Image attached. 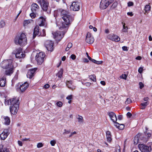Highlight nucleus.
Instances as JSON below:
<instances>
[{
	"mask_svg": "<svg viewBox=\"0 0 152 152\" xmlns=\"http://www.w3.org/2000/svg\"><path fill=\"white\" fill-rule=\"evenodd\" d=\"M15 42L16 44L19 45L21 46H24L27 44V38L26 35L22 33L20 35L16 36L15 39Z\"/></svg>",
	"mask_w": 152,
	"mask_h": 152,
	"instance_id": "nucleus-3",
	"label": "nucleus"
},
{
	"mask_svg": "<svg viewBox=\"0 0 152 152\" xmlns=\"http://www.w3.org/2000/svg\"><path fill=\"white\" fill-rule=\"evenodd\" d=\"M72 95H70V96H68L66 98V99L68 100H70V99H72Z\"/></svg>",
	"mask_w": 152,
	"mask_h": 152,
	"instance_id": "nucleus-60",
	"label": "nucleus"
},
{
	"mask_svg": "<svg viewBox=\"0 0 152 152\" xmlns=\"http://www.w3.org/2000/svg\"><path fill=\"white\" fill-rule=\"evenodd\" d=\"M45 46L47 49L50 52L53 51V43L50 40H47L45 43Z\"/></svg>",
	"mask_w": 152,
	"mask_h": 152,
	"instance_id": "nucleus-10",
	"label": "nucleus"
},
{
	"mask_svg": "<svg viewBox=\"0 0 152 152\" xmlns=\"http://www.w3.org/2000/svg\"><path fill=\"white\" fill-rule=\"evenodd\" d=\"M37 14V13H35L32 12V13L30 14V16L32 18H34L36 17V15Z\"/></svg>",
	"mask_w": 152,
	"mask_h": 152,
	"instance_id": "nucleus-38",
	"label": "nucleus"
},
{
	"mask_svg": "<svg viewBox=\"0 0 152 152\" xmlns=\"http://www.w3.org/2000/svg\"><path fill=\"white\" fill-rule=\"evenodd\" d=\"M76 56L74 54H72L71 56V58L73 60H75L76 58Z\"/></svg>",
	"mask_w": 152,
	"mask_h": 152,
	"instance_id": "nucleus-57",
	"label": "nucleus"
},
{
	"mask_svg": "<svg viewBox=\"0 0 152 152\" xmlns=\"http://www.w3.org/2000/svg\"><path fill=\"white\" fill-rule=\"evenodd\" d=\"M84 85L87 86H89L91 85V83L89 82H87L85 83Z\"/></svg>",
	"mask_w": 152,
	"mask_h": 152,
	"instance_id": "nucleus-61",
	"label": "nucleus"
},
{
	"mask_svg": "<svg viewBox=\"0 0 152 152\" xmlns=\"http://www.w3.org/2000/svg\"><path fill=\"white\" fill-rule=\"evenodd\" d=\"M140 88V89H142L144 87V84L142 82L139 83Z\"/></svg>",
	"mask_w": 152,
	"mask_h": 152,
	"instance_id": "nucleus-50",
	"label": "nucleus"
},
{
	"mask_svg": "<svg viewBox=\"0 0 152 152\" xmlns=\"http://www.w3.org/2000/svg\"><path fill=\"white\" fill-rule=\"evenodd\" d=\"M128 48L126 46H123L122 47V48L123 50L124 51H127L128 50Z\"/></svg>",
	"mask_w": 152,
	"mask_h": 152,
	"instance_id": "nucleus-52",
	"label": "nucleus"
},
{
	"mask_svg": "<svg viewBox=\"0 0 152 152\" xmlns=\"http://www.w3.org/2000/svg\"><path fill=\"white\" fill-rule=\"evenodd\" d=\"M6 69L5 71L4 74L6 75L10 76L13 73L14 71V68L13 67L9 68Z\"/></svg>",
	"mask_w": 152,
	"mask_h": 152,
	"instance_id": "nucleus-23",
	"label": "nucleus"
},
{
	"mask_svg": "<svg viewBox=\"0 0 152 152\" xmlns=\"http://www.w3.org/2000/svg\"><path fill=\"white\" fill-rule=\"evenodd\" d=\"M68 26L67 28H62L61 29H62L63 28H65V32L63 31H57L55 33H54L53 34L55 36V38H56V39L58 40L59 41L61 40L62 39V38L64 37V35L65 33V32L66 31Z\"/></svg>",
	"mask_w": 152,
	"mask_h": 152,
	"instance_id": "nucleus-5",
	"label": "nucleus"
},
{
	"mask_svg": "<svg viewBox=\"0 0 152 152\" xmlns=\"http://www.w3.org/2000/svg\"><path fill=\"white\" fill-rule=\"evenodd\" d=\"M70 9L73 11H78L80 10V4L77 1H75L72 3L70 7Z\"/></svg>",
	"mask_w": 152,
	"mask_h": 152,
	"instance_id": "nucleus-12",
	"label": "nucleus"
},
{
	"mask_svg": "<svg viewBox=\"0 0 152 152\" xmlns=\"http://www.w3.org/2000/svg\"><path fill=\"white\" fill-rule=\"evenodd\" d=\"M106 1L107 3L109 4V5L114 1V0H106Z\"/></svg>",
	"mask_w": 152,
	"mask_h": 152,
	"instance_id": "nucleus-48",
	"label": "nucleus"
},
{
	"mask_svg": "<svg viewBox=\"0 0 152 152\" xmlns=\"http://www.w3.org/2000/svg\"><path fill=\"white\" fill-rule=\"evenodd\" d=\"M151 6L148 4L146 5L145 7V12H147L150 10Z\"/></svg>",
	"mask_w": 152,
	"mask_h": 152,
	"instance_id": "nucleus-32",
	"label": "nucleus"
},
{
	"mask_svg": "<svg viewBox=\"0 0 152 152\" xmlns=\"http://www.w3.org/2000/svg\"><path fill=\"white\" fill-rule=\"evenodd\" d=\"M94 38L91 36V33L88 32L86 36V42L88 43L91 44L94 42Z\"/></svg>",
	"mask_w": 152,
	"mask_h": 152,
	"instance_id": "nucleus-13",
	"label": "nucleus"
},
{
	"mask_svg": "<svg viewBox=\"0 0 152 152\" xmlns=\"http://www.w3.org/2000/svg\"><path fill=\"white\" fill-rule=\"evenodd\" d=\"M138 147L142 152H151V150L150 146H147L144 144H139Z\"/></svg>",
	"mask_w": 152,
	"mask_h": 152,
	"instance_id": "nucleus-8",
	"label": "nucleus"
},
{
	"mask_svg": "<svg viewBox=\"0 0 152 152\" xmlns=\"http://www.w3.org/2000/svg\"><path fill=\"white\" fill-rule=\"evenodd\" d=\"M15 57L16 58H24L25 56V55L23 54L22 51V49L21 48H19L17 49L16 51H15Z\"/></svg>",
	"mask_w": 152,
	"mask_h": 152,
	"instance_id": "nucleus-11",
	"label": "nucleus"
},
{
	"mask_svg": "<svg viewBox=\"0 0 152 152\" xmlns=\"http://www.w3.org/2000/svg\"><path fill=\"white\" fill-rule=\"evenodd\" d=\"M1 152H10L8 149L7 148H4L3 149L2 151H1Z\"/></svg>",
	"mask_w": 152,
	"mask_h": 152,
	"instance_id": "nucleus-56",
	"label": "nucleus"
},
{
	"mask_svg": "<svg viewBox=\"0 0 152 152\" xmlns=\"http://www.w3.org/2000/svg\"><path fill=\"white\" fill-rule=\"evenodd\" d=\"M83 61L84 62L86 63H88L89 61L88 60L87 58H84L83 59Z\"/></svg>",
	"mask_w": 152,
	"mask_h": 152,
	"instance_id": "nucleus-63",
	"label": "nucleus"
},
{
	"mask_svg": "<svg viewBox=\"0 0 152 152\" xmlns=\"http://www.w3.org/2000/svg\"><path fill=\"white\" fill-rule=\"evenodd\" d=\"M121 77L122 78L126 79L127 77V75L125 74H123L121 76Z\"/></svg>",
	"mask_w": 152,
	"mask_h": 152,
	"instance_id": "nucleus-49",
	"label": "nucleus"
},
{
	"mask_svg": "<svg viewBox=\"0 0 152 152\" xmlns=\"http://www.w3.org/2000/svg\"><path fill=\"white\" fill-rule=\"evenodd\" d=\"M108 115L109 116L111 120L115 123L117 121L116 116L115 113L112 112H109Z\"/></svg>",
	"mask_w": 152,
	"mask_h": 152,
	"instance_id": "nucleus-18",
	"label": "nucleus"
},
{
	"mask_svg": "<svg viewBox=\"0 0 152 152\" xmlns=\"http://www.w3.org/2000/svg\"><path fill=\"white\" fill-rule=\"evenodd\" d=\"M29 84L27 82H25L24 83L20 85L19 87V89L22 93H23L26 89L28 87Z\"/></svg>",
	"mask_w": 152,
	"mask_h": 152,
	"instance_id": "nucleus-17",
	"label": "nucleus"
},
{
	"mask_svg": "<svg viewBox=\"0 0 152 152\" xmlns=\"http://www.w3.org/2000/svg\"><path fill=\"white\" fill-rule=\"evenodd\" d=\"M72 44L71 42L69 43L67 46L69 48H71L72 47Z\"/></svg>",
	"mask_w": 152,
	"mask_h": 152,
	"instance_id": "nucleus-54",
	"label": "nucleus"
},
{
	"mask_svg": "<svg viewBox=\"0 0 152 152\" xmlns=\"http://www.w3.org/2000/svg\"><path fill=\"white\" fill-rule=\"evenodd\" d=\"M43 146L42 143H39L37 144V147L38 148H40L42 147Z\"/></svg>",
	"mask_w": 152,
	"mask_h": 152,
	"instance_id": "nucleus-46",
	"label": "nucleus"
},
{
	"mask_svg": "<svg viewBox=\"0 0 152 152\" xmlns=\"http://www.w3.org/2000/svg\"><path fill=\"white\" fill-rule=\"evenodd\" d=\"M134 5V3L133 2L129 1L128 3V7H130Z\"/></svg>",
	"mask_w": 152,
	"mask_h": 152,
	"instance_id": "nucleus-47",
	"label": "nucleus"
},
{
	"mask_svg": "<svg viewBox=\"0 0 152 152\" xmlns=\"http://www.w3.org/2000/svg\"><path fill=\"white\" fill-rule=\"evenodd\" d=\"M45 31L44 29H43L42 30V33L41 32V35L40 36H45Z\"/></svg>",
	"mask_w": 152,
	"mask_h": 152,
	"instance_id": "nucleus-44",
	"label": "nucleus"
},
{
	"mask_svg": "<svg viewBox=\"0 0 152 152\" xmlns=\"http://www.w3.org/2000/svg\"><path fill=\"white\" fill-rule=\"evenodd\" d=\"M45 56V53L43 52L37 53L35 57V59L39 64H41L43 63Z\"/></svg>",
	"mask_w": 152,
	"mask_h": 152,
	"instance_id": "nucleus-6",
	"label": "nucleus"
},
{
	"mask_svg": "<svg viewBox=\"0 0 152 152\" xmlns=\"http://www.w3.org/2000/svg\"><path fill=\"white\" fill-rule=\"evenodd\" d=\"M76 132H73L71 133L70 135H69V137H71L74 134H76Z\"/></svg>",
	"mask_w": 152,
	"mask_h": 152,
	"instance_id": "nucleus-59",
	"label": "nucleus"
},
{
	"mask_svg": "<svg viewBox=\"0 0 152 152\" xmlns=\"http://www.w3.org/2000/svg\"><path fill=\"white\" fill-rule=\"evenodd\" d=\"M114 126L120 130H122L124 127V125L123 124H119L116 122L114 123Z\"/></svg>",
	"mask_w": 152,
	"mask_h": 152,
	"instance_id": "nucleus-26",
	"label": "nucleus"
},
{
	"mask_svg": "<svg viewBox=\"0 0 152 152\" xmlns=\"http://www.w3.org/2000/svg\"><path fill=\"white\" fill-rule=\"evenodd\" d=\"M6 77L4 76L0 79V86L1 87L5 86L6 82Z\"/></svg>",
	"mask_w": 152,
	"mask_h": 152,
	"instance_id": "nucleus-25",
	"label": "nucleus"
},
{
	"mask_svg": "<svg viewBox=\"0 0 152 152\" xmlns=\"http://www.w3.org/2000/svg\"><path fill=\"white\" fill-rule=\"evenodd\" d=\"M142 71H143V68H142L141 67H140L138 70V71L139 72L140 74L142 73Z\"/></svg>",
	"mask_w": 152,
	"mask_h": 152,
	"instance_id": "nucleus-51",
	"label": "nucleus"
},
{
	"mask_svg": "<svg viewBox=\"0 0 152 152\" xmlns=\"http://www.w3.org/2000/svg\"><path fill=\"white\" fill-rule=\"evenodd\" d=\"M63 73V69H61L60 71L57 73L56 75L59 78H61L62 76Z\"/></svg>",
	"mask_w": 152,
	"mask_h": 152,
	"instance_id": "nucleus-31",
	"label": "nucleus"
},
{
	"mask_svg": "<svg viewBox=\"0 0 152 152\" xmlns=\"http://www.w3.org/2000/svg\"><path fill=\"white\" fill-rule=\"evenodd\" d=\"M4 118L5 121L4 124L7 125H9L10 122V118L8 116H4Z\"/></svg>",
	"mask_w": 152,
	"mask_h": 152,
	"instance_id": "nucleus-29",
	"label": "nucleus"
},
{
	"mask_svg": "<svg viewBox=\"0 0 152 152\" xmlns=\"http://www.w3.org/2000/svg\"><path fill=\"white\" fill-rule=\"evenodd\" d=\"M56 104L58 106L61 107L62 106L63 103L59 101L57 102Z\"/></svg>",
	"mask_w": 152,
	"mask_h": 152,
	"instance_id": "nucleus-42",
	"label": "nucleus"
},
{
	"mask_svg": "<svg viewBox=\"0 0 152 152\" xmlns=\"http://www.w3.org/2000/svg\"><path fill=\"white\" fill-rule=\"evenodd\" d=\"M128 15L132 16L133 15V14L132 12H128L127 13Z\"/></svg>",
	"mask_w": 152,
	"mask_h": 152,
	"instance_id": "nucleus-62",
	"label": "nucleus"
},
{
	"mask_svg": "<svg viewBox=\"0 0 152 152\" xmlns=\"http://www.w3.org/2000/svg\"><path fill=\"white\" fill-rule=\"evenodd\" d=\"M77 118L78 120V121L80 123H83V118L82 116L78 115V117H77Z\"/></svg>",
	"mask_w": 152,
	"mask_h": 152,
	"instance_id": "nucleus-35",
	"label": "nucleus"
},
{
	"mask_svg": "<svg viewBox=\"0 0 152 152\" xmlns=\"http://www.w3.org/2000/svg\"><path fill=\"white\" fill-rule=\"evenodd\" d=\"M126 115L129 118H130L132 115V114L129 112L127 113Z\"/></svg>",
	"mask_w": 152,
	"mask_h": 152,
	"instance_id": "nucleus-53",
	"label": "nucleus"
},
{
	"mask_svg": "<svg viewBox=\"0 0 152 152\" xmlns=\"http://www.w3.org/2000/svg\"><path fill=\"white\" fill-rule=\"evenodd\" d=\"M36 23L40 26L46 27L47 23L45 18L42 17H40L36 20Z\"/></svg>",
	"mask_w": 152,
	"mask_h": 152,
	"instance_id": "nucleus-9",
	"label": "nucleus"
},
{
	"mask_svg": "<svg viewBox=\"0 0 152 152\" xmlns=\"http://www.w3.org/2000/svg\"><path fill=\"white\" fill-rule=\"evenodd\" d=\"M149 104V102H148L141 103L140 104L142 106L141 109H144L145 108V107L148 105Z\"/></svg>",
	"mask_w": 152,
	"mask_h": 152,
	"instance_id": "nucleus-30",
	"label": "nucleus"
},
{
	"mask_svg": "<svg viewBox=\"0 0 152 152\" xmlns=\"http://www.w3.org/2000/svg\"><path fill=\"white\" fill-rule=\"evenodd\" d=\"M37 3L40 4L43 10L46 11L49 7V3L47 1L45 0H37Z\"/></svg>",
	"mask_w": 152,
	"mask_h": 152,
	"instance_id": "nucleus-7",
	"label": "nucleus"
},
{
	"mask_svg": "<svg viewBox=\"0 0 152 152\" xmlns=\"http://www.w3.org/2000/svg\"><path fill=\"white\" fill-rule=\"evenodd\" d=\"M109 6V4L107 3L106 0H102L100 2V7L102 9H106Z\"/></svg>",
	"mask_w": 152,
	"mask_h": 152,
	"instance_id": "nucleus-20",
	"label": "nucleus"
},
{
	"mask_svg": "<svg viewBox=\"0 0 152 152\" xmlns=\"http://www.w3.org/2000/svg\"><path fill=\"white\" fill-rule=\"evenodd\" d=\"M56 143V142L54 140H51L50 142V144H51L52 146H54L55 145Z\"/></svg>",
	"mask_w": 152,
	"mask_h": 152,
	"instance_id": "nucleus-43",
	"label": "nucleus"
},
{
	"mask_svg": "<svg viewBox=\"0 0 152 152\" xmlns=\"http://www.w3.org/2000/svg\"><path fill=\"white\" fill-rule=\"evenodd\" d=\"M106 136L107 139V141L108 142H110L112 140L111 138V132L110 131H108L106 132Z\"/></svg>",
	"mask_w": 152,
	"mask_h": 152,
	"instance_id": "nucleus-27",
	"label": "nucleus"
},
{
	"mask_svg": "<svg viewBox=\"0 0 152 152\" xmlns=\"http://www.w3.org/2000/svg\"><path fill=\"white\" fill-rule=\"evenodd\" d=\"M66 85L67 87L72 90L75 88V87L72 86V81H67L66 82Z\"/></svg>",
	"mask_w": 152,
	"mask_h": 152,
	"instance_id": "nucleus-24",
	"label": "nucleus"
},
{
	"mask_svg": "<svg viewBox=\"0 0 152 152\" xmlns=\"http://www.w3.org/2000/svg\"><path fill=\"white\" fill-rule=\"evenodd\" d=\"M151 136V134L149 132L146 131L144 133V135L142 139V140L144 142H146L148 140V139Z\"/></svg>",
	"mask_w": 152,
	"mask_h": 152,
	"instance_id": "nucleus-22",
	"label": "nucleus"
},
{
	"mask_svg": "<svg viewBox=\"0 0 152 152\" xmlns=\"http://www.w3.org/2000/svg\"><path fill=\"white\" fill-rule=\"evenodd\" d=\"M12 59L5 60L2 61L0 64L1 67L5 69L13 67L12 64Z\"/></svg>",
	"mask_w": 152,
	"mask_h": 152,
	"instance_id": "nucleus-4",
	"label": "nucleus"
},
{
	"mask_svg": "<svg viewBox=\"0 0 152 152\" xmlns=\"http://www.w3.org/2000/svg\"><path fill=\"white\" fill-rule=\"evenodd\" d=\"M100 83L101 84H102L103 86H104L105 85V83L104 81H101L100 82Z\"/></svg>",
	"mask_w": 152,
	"mask_h": 152,
	"instance_id": "nucleus-64",
	"label": "nucleus"
},
{
	"mask_svg": "<svg viewBox=\"0 0 152 152\" xmlns=\"http://www.w3.org/2000/svg\"><path fill=\"white\" fill-rule=\"evenodd\" d=\"M31 12L37 13L39 11V6L36 3H33L31 6Z\"/></svg>",
	"mask_w": 152,
	"mask_h": 152,
	"instance_id": "nucleus-16",
	"label": "nucleus"
},
{
	"mask_svg": "<svg viewBox=\"0 0 152 152\" xmlns=\"http://www.w3.org/2000/svg\"><path fill=\"white\" fill-rule=\"evenodd\" d=\"M19 100L18 98H14L9 100L5 99V104L10 105V111L11 114L16 115L19 109Z\"/></svg>",
	"mask_w": 152,
	"mask_h": 152,
	"instance_id": "nucleus-2",
	"label": "nucleus"
},
{
	"mask_svg": "<svg viewBox=\"0 0 152 152\" xmlns=\"http://www.w3.org/2000/svg\"><path fill=\"white\" fill-rule=\"evenodd\" d=\"M41 35V32H40L39 28V26H36L34 29L33 39H34L37 36H39Z\"/></svg>",
	"mask_w": 152,
	"mask_h": 152,
	"instance_id": "nucleus-15",
	"label": "nucleus"
},
{
	"mask_svg": "<svg viewBox=\"0 0 152 152\" xmlns=\"http://www.w3.org/2000/svg\"><path fill=\"white\" fill-rule=\"evenodd\" d=\"M109 38L111 40L116 42H118L120 40V39L118 36L114 34L110 35L109 36Z\"/></svg>",
	"mask_w": 152,
	"mask_h": 152,
	"instance_id": "nucleus-19",
	"label": "nucleus"
},
{
	"mask_svg": "<svg viewBox=\"0 0 152 152\" xmlns=\"http://www.w3.org/2000/svg\"><path fill=\"white\" fill-rule=\"evenodd\" d=\"M118 118L120 120H122L123 119L122 115H119L118 116Z\"/></svg>",
	"mask_w": 152,
	"mask_h": 152,
	"instance_id": "nucleus-58",
	"label": "nucleus"
},
{
	"mask_svg": "<svg viewBox=\"0 0 152 152\" xmlns=\"http://www.w3.org/2000/svg\"><path fill=\"white\" fill-rule=\"evenodd\" d=\"M8 132V130H4L0 134V137L1 140H4L6 139L9 134Z\"/></svg>",
	"mask_w": 152,
	"mask_h": 152,
	"instance_id": "nucleus-21",
	"label": "nucleus"
},
{
	"mask_svg": "<svg viewBox=\"0 0 152 152\" xmlns=\"http://www.w3.org/2000/svg\"><path fill=\"white\" fill-rule=\"evenodd\" d=\"M131 102H132V100L130 98H128L125 101V103L126 104H128Z\"/></svg>",
	"mask_w": 152,
	"mask_h": 152,
	"instance_id": "nucleus-39",
	"label": "nucleus"
},
{
	"mask_svg": "<svg viewBox=\"0 0 152 152\" xmlns=\"http://www.w3.org/2000/svg\"><path fill=\"white\" fill-rule=\"evenodd\" d=\"M49 87H50L49 85L48 84H46L44 86V87L45 89H47V88H48Z\"/></svg>",
	"mask_w": 152,
	"mask_h": 152,
	"instance_id": "nucleus-55",
	"label": "nucleus"
},
{
	"mask_svg": "<svg viewBox=\"0 0 152 152\" xmlns=\"http://www.w3.org/2000/svg\"><path fill=\"white\" fill-rule=\"evenodd\" d=\"M125 25V24L124 23L123 25V29L122 30V31L123 32H125L127 31L128 28L127 26H126Z\"/></svg>",
	"mask_w": 152,
	"mask_h": 152,
	"instance_id": "nucleus-37",
	"label": "nucleus"
},
{
	"mask_svg": "<svg viewBox=\"0 0 152 152\" xmlns=\"http://www.w3.org/2000/svg\"><path fill=\"white\" fill-rule=\"evenodd\" d=\"M118 4L117 2L115 1L114 2L113 4L111 7L113 9L115 8L117 6Z\"/></svg>",
	"mask_w": 152,
	"mask_h": 152,
	"instance_id": "nucleus-40",
	"label": "nucleus"
},
{
	"mask_svg": "<svg viewBox=\"0 0 152 152\" xmlns=\"http://www.w3.org/2000/svg\"><path fill=\"white\" fill-rule=\"evenodd\" d=\"M64 132L63 133V134H69L71 132L70 130H67L66 129H65L64 130Z\"/></svg>",
	"mask_w": 152,
	"mask_h": 152,
	"instance_id": "nucleus-41",
	"label": "nucleus"
},
{
	"mask_svg": "<svg viewBox=\"0 0 152 152\" xmlns=\"http://www.w3.org/2000/svg\"><path fill=\"white\" fill-rule=\"evenodd\" d=\"M6 25L5 22L3 20H1L0 22V27L3 28Z\"/></svg>",
	"mask_w": 152,
	"mask_h": 152,
	"instance_id": "nucleus-33",
	"label": "nucleus"
},
{
	"mask_svg": "<svg viewBox=\"0 0 152 152\" xmlns=\"http://www.w3.org/2000/svg\"><path fill=\"white\" fill-rule=\"evenodd\" d=\"M89 78L93 82H95L96 80V76L94 75H90Z\"/></svg>",
	"mask_w": 152,
	"mask_h": 152,
	"instance_id": "nucleus-34",
	"label": "nucleus"
},
{
	"mask_svg": "<svg viewBox=\"0 0 152 152\" xmlns=\"http://www.w3.org/2000/svg\"><path fill=\"white\" fill-rule=\"evenodd\" d=\"M140 135L139 134H137L134 137V144L135 145H137L139 142Z\"/></svg>",
	"mask_w": 152,
	"mask_h": 152,
	"instance_id": "nucleus-28",
	"label": "nucleus"
},
{
	"mask_svg": "<svg viewBox=\"0 0 152 152\" xmlns=\"http://www.w3.org/2000/svg\"><path fill=\"white\" fill-rule=\"evenodd\" d=\"M55 13L58 16H61L64 21V22H62L59 25V28L60 29L62 28H67L68 25L73 20L72 16L69 15V12L63 9H58L55 11Z\"/></svg>",
	"mask_w": 152,
	"mask_h": 152,
	"instance_id": "nucleus-1",
	"label": "nucleus"
},
{
	"mask_svg": "<svg viewBox=\"0 0 152 152\" xmlns=\"http://www.w3.org/2000/svg\"><path fill=\"white\" fill-rule=\"evenodd\" d=\"M37 69V68H34L29 69L27 74V77L28 78L31 79L34 76L35 72Z\"/></svg>",
	"mask_w": 152,
	"mask_h": 152,
	"instance_id": "nucleus-14",
	"label": "nucleus"
},
{
	"mask_svg": "<svg viewBox=\"0 0 152 152\" xmlns=\"http://www.w3.org/2000/svg\"><path fill=\"white\" fill-rule=\"evenodd\" d=\"M30 23V21L29 20H26L24 21V25H27L28 23Z\"/></svg>",
	"mask_w": 152,
	"mask_h": 152,
	"instance_id": "nucleus-45",
	"label": "nucleus"
},
{
	"mask_svg": "<svg viewBox=\"0 0 152 152\" xmlns=\"http://www.w3.org/2000/svg\"><path fill=\"white\" fill-rule=\"evenodd\" d=\"M90 61H91L92 62H93L94 63H95L98 64H101L102 62V61H98L94 59H92V58L91 59Z\"/></svg>",
	"mask_w": 152,
	"mask_h": 152,
	"instance_id": "nucleus-36",
	"label": "nucleus"
}]
</instances>
